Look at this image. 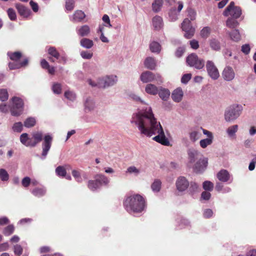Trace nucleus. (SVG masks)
Here are the masks:
<instances>
[{
	"label": "nucleus",
	"instance_id": "40",
	"mask_svg": "<svg viewBox=\"0 0 256 256\" xmlns=\"http://www.w3.org/2000/svg\"><path fill=\"white\" fill-rule=\"evenodd\" d=\"M183 31L185 32L184 36L187 38H190L194 36L195 30L193 27L186 28L183 26Z\"/></svg>",
	"mask_w": 256,
	"mask_h": 256
},
{
	"label": "nucleus",
	"instance_id": "33",
	"mask_svg": "<svg viewBox=\"0 0 256 256\" xmlns=\"http://www.w3.org/2000/svg\"><path fill=\"white\" fill-rule=\"evenodd\" d=\"M150 49L152 52L159 54L161 51V45L158 42L153 41L150 44Z\"/></svg>",
	"mask_w": 256,
	"mask_h": 256
},
{
	"label": "nucleus",
	"instance_id": "61",
	"mask_svg": "<svg viewBox=\"0 0 256 256\" xmlns=\"http://www.w3.org/2000/svg\"><path fill=\"white\" fill-rule=\"evenodd\" d=\"M80 56L84 59L90 60L92 58L93 54L88 51H82L80 52Z\"/></svg>",
	"mask_w": 256,
	"mask_h": 256
},
{
	"label": "nucleus",
	"instance_id": "63",
	"mask_svg": "<svg viewBox=\"0 0 256 256\" xmlns=\"http://www.w3.org/2000/svg\"><path fill=\"white\" fill-rule=\"evenodd\" d=\"M213 215V212L211 209H205L203 212L204 217L206 218H211Z\"/></svg>",
	"mask_w": 256,
	"mask_h": 256
},
{
	"label": "nucleus",
	"instance_id": "59",
	"mask_svg": "<svg viewBox=\"0 0 256 256\" xmlns=\"http://www.w3.org/2000/svg\"><path fill=\"white\" fill-rule=\"evenodd\" d=\"M188 16L190 20H194L196 19V12L192 8H189L187 10Z\"/></svg>",
	"mask_w": 256,
	"mask_h": 256
},
{
	"label": "nucleus",
	"instance_id": "47",
	"mask_svg": "<svg viewBox=\"0 0 256 256\" xmlns=\"http://www.w3.org/2000/svg\"><path fill=\"white\" fill-rule=\"evenodd\" d=\"M212 140L213 139L207 138L202 140L200 142V145L202 148H205L212 143Z\"/></svg>",
	"mask_w": 256,
	"mask_h": 256
},
{
	"label": "nucleus",
	"instance_id": "55",
	"mask_svg": "<svg viewBox=\"0 0 256 256\" xmlns=\"http://www.w3.org/2000/svg\"><path fill=\"white\" fill-rule=\"evenodd\" d=\"M202 186L206 190L212 191L214 188V184L210 181H205L203 182Z\"/></svg>",
	"mask_w": 256,
	"mask_h": 256
},
{
	"label": "nucleus",
	"instance_id": "62",
	"mask_svg": "<svg viewBox=\"0 0 256 256\" xmlns=\"http://www.w3.org/2000/svg\"><path fill=\"white\" fill-rule=\"evenodd\" d=\"M126 172L130 173V174H138L140 173V170H138L134 166H131L128 167L127 168Z\"/></svg>",
	"mask_w": 256,
	"mask_h": 256
},
{
	"label": "nucleus",
	"instance_id": "38",
	"mask_svg": "<svg viewBox=\"0 0 256 256\" xmlns=\"http://www.w3.org/2000/svg\"><path fill=\"white\" fill-rule=\"evenodd\" d=\"M32 136V138L34 139L32 142L35 143L34 146H36L38 143L42 140L43 134L42 132H33Z\"/></svg>",
	"mask_w": 256,
	"mask_h": 256
},
{
	"label": "nucleus",
	"instance_id": "5",
	"mask_svg": "<svg viewBox=\"0 0 256 256\" xmlns=\"http://www.w3.org/2000/svg\"><path fill=\"white\" fill-rule=\"evenodd\" d=\"M140 80L144 83L155 82L157 84H160L163 82L162 78L160 74H154L150 71L142 72L140 76Z\"/></svg>",
	"mask_w": 256,
	"mask_h": 256
},
{
	"label": "nucleus",
	"instance_id": "64",
	"mask_svg": "<svg viewBox=\"0 0 256 256\" xmlns=\"http://www.w3.org/2000/svg\"><path fill=\"white\" fill-rule=\"evenodd\" d=\"M102 20L104 21V22H105V24H104V26H108L109 28L112 26L110 22V18L107 14H104L102 16Z\"/></svg>",
	"mask_w": 256,
	"mask_h": 256
},
{
	"label": "nucleus",
	"instance_id": "54",
	"mask_svg": "<svg viewBox=\"0 0 256 256\" xmlns=\"http://www.w3.org/2000/svg\"><path fill=\"white\" fill-rule=\"evenodd\" d=\"M52 90L56 94H60L62 92V86L59 83H54L52 86Z\"/></svg>",
	"mask_w": 256,
	"mask_h": 256
},
{
	"label": "nucleus",
	"instance_id": "13",
	"mask_svg": "<svg viewBox=\"0 0 256 256\" xmlns=\"http://www.w3.org/2000/svg\"><path fill=\"white\" fill-rule=\"evenodd\" d=\"M208 158H204L195 162L193 166L194 170L196 173H202L206 169L208 166Z\"/></svg>",
	"mask_w": 256,
	"mask_h": 256
},
{
	"label": "nucleus",
	"instance_id": "15",
	"mask_svg": "<svg viewBox=\"0 0 256 256\" xmlns=\"http://www.w3.org/2000/svg\"><path fill=\"white\" fill-rule=\"evenodd\" d=\"M217 178L220 182H232V180L231 179V176L228 170H222L217 174Z\"/></svg>",
	"mask_w": 256,
	"mask_h": 256
},
{
	"label": "nucleus",
	"instance_id": "37",
	"mask_svg": "<svg viewBox=\"0 0 256 256\" xmlns=\"http://www.w3.org/2000/svg\"><path fill=\"white\" fill-rule=\"evenodd\" d=\"M80 46L86 48L90 49L94 46V42L92 40L87 38H84L80 40Z\"/></svg>",
	"mask_w": 256,
	"mask_h": 256
},
{
	"label": "nucleus",
	"instance_id": "49",
	"mask_svg": "<svg viewBox=\"0 0 256 256\" xmlns=\"http://www.w3.org/2000/svg\"><path fill=\"white\" fill-rule=\"evenodd\" d=\"M56 173L59 176L64 177L66 176V172L64 167L58 166L56 169Z\"/></svg>",
	"mask_w": 256,
	"mask_h": 256
},
{
	"label": "nucleus",
	"instance_id": "45",
	"mask_svg": "<svg viewBox=\"0 0 256 256\" xmlns=\"http://www.w3.org/2000/svg\"><path fill=\"white\" fill-rule=\"evenodd\" d=\"M14 230V227L12 224H10L6 226L3 230V234L6 236L11 235Z\"/></svg>",
	"mask_w": 256,
	"mask_h": 256
},
{
	"label": "nucleus",
	"instance_id": "60",
	"mask_svg": "<svg viewBox=\"0 0 256 256\" xmlns=\"http://www.w3.org/2000/svg\"><path fill=\"white\" fill-rule=\"evenodd\" d=\"M72 174L77 182H82V178L80 176V174L78 171H77L76 170H73L72 171Z\"/></svg>",
	"mask_w": 256,
	"mask_h": 256
},
{
	"label": "nucleus",
	"instance_id": "6",
	"mask_svg": "<svg viewBox=\"0 0 256 256\" xmlns=\"http://www.w3.org/2000/svg\"><path fill=\"white\" fill-rule=\"evenodd\" d=\"M242 14L241 8L240 6H235L234 2H231L223 12V15L224 16H230V17L235 18H239Z\"/></svg>",
	"mask_w": 256,
	"mask_h": 256
},
{
	"label": "nucleus",
	"instance_id": "43",
	"mask_svg": "<svg viewBox=\"0 0 256 256\" xmlns=\"http://www.w3.org/2000/svg\"><path fill=\"white\" fill-rule=\"evenodd\" d=\"M36 123V120L34 118H28L24 122V126L29 128L34 126Z\"/></svg>",
	"mask_w": 256,
	"mask_h": 256
},
{
	"label": "nucleus",
	"instance_id": "14",
	"mask_svg": "<svg viewBox=\"0 0 256 256\" xmlns=\"http://www.w3.org/2000/svg\"><path fill=\"white\" fill-rule=\"evenodd\" d=\"M52 137L48 134L45 136L44 138V141L42 143V159H44L46 157L48 152L49 151L52 144Z\"/></svg>",
	"mask_w": 256,
	"mask_h": 256
},
{
	"label": "nucleus",
	"instance_id": "21",
	"mask_svg": "<svg viewBox=\"0 0 256 256\" xmlns=\"http://www.w3.org/2000/svg\"><path fill=\"white\" fill-rule=\"evenodd\" d=\"M48 52L52 57L56 60H58L59 58H61V60L63 61L66 62V59L64 56L60 57V53L58 52L55 47L50 46L48 49Z\"/></svg>",
	"mask_w": 256,
	"mask_h": 256
},
{
	"label": "nucleus",
	"instance_id": "23",
	"mask_svg": "<svg viewBox=\"0 0 256 256\" xmlns=\"http://www.w3.org/2000/svg\"><path fill=\"white\" fill-rule=\"evenodd\" d=\"M86 17V14L84 12L77 10L72 16L71 20L74 22H80Z\"/></svg>",
	"mask_w": 256,
	"mask_h": 256
},
{
	"label": "nucleus",
	"instance_id": "34",
	"mask_svg": "<svg viewBox=\"0 0 256 256\" xmlns=\"http://www.w3.org/2000/svg\"><path fill=\"white\" fill-rule=\"evenodd\" d=\"M90 32V27L88 25H84L77 30V34L80 36H87Z\"/></svg>",
	"mask_w": 256,
	"mask_h": 256
},
{
	"label": "nucleus",
	"instance_id": "52",
	"mask_svg": "<svg viewBox=\"0 0 256 256\" xmlns=\"http://www.w3.org/2000/svg\"><path fill=\"white\" fill-rule=\"evenodd\" d=\"M12 128L14 132H20L22 130L23 125L21 122H17L14 124Z\"/></svg>",
	"mask_w": 256,
	"mask_h": 256
},
{
	"label": "nucleus",
	"instance_id": "16",
	"mask_svg": "<svg viewBox=\"0 0 256 256\" xmlns=\"http://www.w3.org/2000/svg\"><path fill=\"white\" fill-rule=\"evenodd\" d=\"M84 110L86 112H92L94 110L96 107V102L94 99L88 97L86 98L84 103Z\"/></svg>",
	"mask_w": 256,
	"mask_h": 256
},
{
	"label": "nucleus",
	"instance_id": "11",
	"mask_svg": "<svg viewBox=\"0 0 256 256\" xmlns=\"http://www.w3.org/2000/svg\"><path fill=\"white\" fill-rule=\"evenodd\" d=\"M222 76L224 80L231 82L234 79L236 72L232 67L230 66H226L222 70Z\"/></svg>",
	"mask_w": 256,
	"mask_h": 256
},
{
	"label": "nucleus",
	"instance_id": "50",
	"mask_svg": "<svg viewBox=\"0 0 256 256\" xmlns=\"http://www.w3.org/2000/svg\"><path fill=\"white\" fill-rule=\"evenodd\" d=\"M0 178L3 181H7L9 178V175L6 170L4 168L0 169Z\"/></svg>",
	"mask_w": 256,
	"mask_h": 256
},
{
	"label": "nucleus",
	"instance_id": "57",
	"mask_svg": "<svg viewBox=\"0 0 256 256\" xmlns=\"http://www.w3.org/2000/svg\"><path fill=\"white\" fill-rule=\"evenodd\" d=\"M75 1L74 0H66V10L72 11L74 7Z\"/></svg>",
	"mask_w": 256,
	"mask_h": 256
},
{
	"label": "nucleus",
	"instance_id": "7",
	"mask_svg": "<svg viewBox=\"0 0 256 256\" xmlns=\"http://www.w3.org/2000/svg\"><path fill=\"white\" fill-rule=\"evenodd\" d=\"M188 64L198 70L202 68L204 66V61L203 59L199 58L195 54H192L186 58Z\"/></svg>",
	"mask_w": 256,
	"mask_h": 256
},
{
	"label": "nucleus",
	"instance_id": "31",
	"mask_svg": "<svg viewBox=\"0 0 256 256\" xmlns=\"http://www.w3.org/2000/svg\"><path fill=\"white\" fill-rule=\"evenodd\" d=\"M238 18L228 17L226 22V26L230 28H234L239 25Z\"/></svg>",
	"mask_w": 256,
	"mask_h": 256
},
{
	"label": "nucleus",
	"instance_id": "53",
	"mask_svg": "<svg viewBox=\"0 0 256 256\" xmlns=\"http://www.w3.org/2000/svg\"><path fill=\"white\" fill-rule=\"evenodd\" d=\"M8 94L6 89L0 90V100L2 102H5L8 99Z\"/></svg>",
	"mask_w": 256,
	"mask_h": 256
},
{
	"label": "nucleus",
	"instance_id": "32",
	"mask_svg": "<svg viewBox=\"0 0 256 256\" xmlns=\"http://www.w3.org/2000/svg\"><path fill=\"white\" fill-rule=\"evenodd\" d=\"M209 44L210 48L215 51H219L221 48V44L220 41L215 38H213L209 40Z\"/></svg>",
	"mask_w": 256,
	"mask_h": 256
},
{
	"label": "nucleus",
	"instance_id": "10",
	"mask_svg": "<svg viewBox=\"0 0 256 256\" xmlns=\"http://www.w3.org/2000/svg\"><path fill=\"white\" fill-rule=\"evenodd\" d=\"M206 69L208 75L214 80H218L220 76V73L216 66L212 60H208L206 62Z\"/></svg>",
	"mask_w": 256,
	"mask_h": 256
},
{
	"label": "nucleus",
	"instance_id": "41",
	"mask_svg": "<svg viewBox=\"0 0 256 256\" xmlns=\"http://www.w3.org/2000/svg\"><path fill=\"white\" fill-rule=\"evenodd\" d=\"M162 0H155L152 4V8L154 12H158L162 6Z\"/></svg>",
	"mask_w": 256,
	"mask_h": 256
},
{
	"label": "nucleus",
	"instance_id": "25",
	"mask_svg": "<svg viewBox=\"0 0 256 256\" xmlns=\"http://www.w3.org/2000/svg\"><path fill=\"white\" fill-rule=\"evenodd\" d=\"M226 34L229 35L230 38L234 42H238L241 40V36L238 29L235 28L231 32L228 31Z\"/></svg>",
	"mask_w": 256,
	"mask_h": 256
},
{
	"label": "nucleus",
	"instance_id": "19",
	"mask_svg": "<svg viewBox=\"0 0 256 256\" xmlns=\"http://www.w3.org/2000/svg\"><path fill=\"white\" fill-rule=\"evenodd\" d=\"M183 94L182 89L180 88H178L172 92V98L174 102H179L182 100Z\"/></svg>",
	"mask_w": 256,
	"mask_h": 256
},
{
	"label": "nucleus",
	"instance_id": "12",
	"mask_svg": "<svg viewBox=\"0 0 256 256\" xmlns=\"http://www.w3.org/2000/svg\"><path fill=\"white\" fill-rule=\"evenodd\" d=\"M190 182L188 180L183 176H179L176 182V190L179 192H183L186 190L189 187Z\"/></svg>",
	"mask_w": 256,
	"mask_h": 256
},
{
	"label": "nucleus",
	"instance_id": "35",
	"mask_svg": "<svg viewBox=\"0 0 256 256\" xmlns=\"http://www.w3.org/2000/svg\"><path fill=\"white\" fill-rule=\"evenodd\" d=\"M162 182L160 180L156 179L151 184L152 191L154 193L158 192L161 189Z\"/></svg>",
	"mask_w": 256,
	"mask_h": 256
},
{
	"label": "nucleus",
	"instance_id": "28",
	"mask_svg": "<svg viewBox=\"0 0 256 256\" xmlns=\"http://www.w3.org/2000/svg\"><path fill=\"white\" fill-rule=\"evenodd\" d=\"M94 178L99 183L100 187L102 185L107 186L110 182L109 179L103 174H98L94 176Z\"/></svg>",
	"mask_w": 256,
	"mask_h": 256
},
{
	"label": "nucleus",
	"instance_id": "24",
	"mask_svg": "<svg viewBox=\"0 0 256 256\" xmlns=\"http://www.w3.org/2000/svg\"><path fill=\"white\" fill-rule=\"evenodd\" d=\"M202 134L198 129H194L189 132V138L190 141L194 142L200 138Z\"/></svg>",
	"mask_w": 256,
	"mask_h": 256
},
{
	"label": "nucleus",
	"instance_id": "46",
	"mask_svg": "<svg viewBox=\"0 0 256 256\" xmlns=\"http://www.w3.org/2000/svg\"><path fill=\"white\" fill-rule=\"evenodd\" d=\"M188 191L190 194H194L198 192L199 189V186L194 182H190Z\"/></svg>",
	"mask_w": 256,
	"mask_h": 256
},
{
	"label": "nucleus",
	"instance_id": "44",
	"mask_svg": "<svg viewBox=\"0 0 256 256\" xmlns=\"http://www.w3.org/2000/svg\"><path fill=\"white\" fill-rule=\"evenodd\" d=\"M64 96L68 100L74 102L76 100V94L70 90H66L64 92Z\"/></svg>",
	"mask_w": 256,
	"mask_h": 256
},
{
	"label": "nucleus",
	"instance_id": "3",
	"mask_svg": "<svg viewBox=\"0 0 256 256\" xmlns=\"http://www.w3.org/2000/svg\"><path fill=\"white\" fill-rule=\"evenodd\" d=\"M242 108L239 104H232L224 112V120L227 122H232L237 119L241 114Z\"/></svg>",
	"mask_w": 256,
	"mask_h": 256
},
{
	"label": "nucleus",
	"instance_id": "48",
	"mask_svg": "<svg viewBox=\"0 0 256 256\" xmlns=\"http://www.w3.org/2000/svg\"><path fill=\"white\" fill-rule=\"evenodd\" d=\"M211 28L208 26L204 27L200 31V36L204 38H206L210 34Z\"/></svg>",
	"mask_w": 256,
	"mask_h": 256
},
{
	"label": "nucleus",
	"instance_id": "27",
	"mask_svg": "<svg viewBox=\"0 0 256 256\" xmlns=\"http://www.w3.org/2000/svg\"><path fill=\"white\" fill-rule=\"evenodd\" d=\"M158 94L162 100L166 101L170 98V92L168 89L160 87Z\"/></svg>",
	"mask_w": 256,
	"mask_h": 256
},
{
	"label": "nucleus",
	"instance_id": "4",
	"mask_svg": "<svg viewBox=\"0 0 256 256\" xmlns=\"http://www.w3.org/2000/svg\"><path fill=\"white\" fill-rule=\"evenodd\" d=\"M12 105L10 112L12 116H18L22 114L24 110V102L22 99L14 96L12 99Z\"/></svg>",
	"mask_w": 256,
	"mask_h": 256
},
{
	"label": "nucleus",
	"instance_id": "2",
	"mask_svg": "<svg viewBox=\"0 0 256 256\" xmlns=\"http://www.w3.org/2000/svg\"><path fill=\"white\" fill-rule=\"evenodd\" d=\"M126 210L130 213L141 212L146 208L144 198L140 194H134L126 198L124 202Z\"/></svg>",
	"mask_w": 256,
	"mask_h": 256
},
{
	"label": "nucleus",
	"instance_id": "42",
	"mask_svg": "<svg viewBox=\"0 0 256 256\" xmlns=\"http://www.w3.org/2000/svg\"><path fill=\"white\" fill-rule=\"evenodd\" d=\"M238 126L236 124L233 125L228 128L226 133L229 136L232 137L235 136V134L238 131Z\"/></svg>",
	"mask_w": 256,
	"mask_h": 256
},
{
	"label": "nucleus",
	"instance_id": "29",
	"mask_svg": "<svg viewBox=\"0 0 256 256\" xmlns=\"http://www.w3.org/2000/svg\"><path fill=\"white\" fill-rule=\"evenodd\" d=\"M145 90L148 94L156 95L158 93V88L154 84H149L146 86Z\"/></svg>",
	"mask_w": 256,
	"mask_h": 256
},
{
	"label": "nucleus",
	"instance_id": "36",
	"mask_svg": "<svg viewBox=\"0 0 256 256\" xmlns=\"http://www.w3.org/2000/svg\"><path fill=\"white\" fill-rule=\"evenodd\" d=\"M88 187L92 191H96L100 188L99 183L96 179L94 180H90L88 182Z\"/></svg>",
	"mask_w": 256,
	"mask_h": 256
},
{
	"label": "nucleus",
	"instance_id": "39",
	"mask_svg": "<svg viewBox=\"0 0 256 256\" xmlns=\"http://www.w3.org/2000/svg\"><path fill=\"white\" fill-rule=\"evenodd\" d=\"M8 56L12 60L18 62H20L22 56V53L19 52H8Z\"/></svg>",
	"mask_w": 256,
	"mask_h": 256
},
{
	"label": "nucleus",
	"instance_id": "8",
	"mask_svg": "<svg viewBox=\"0 0 256 256\" xmlns=\"http://www.w3.org/2000/svg\"><path fill=\"white\" fill-rule=\"evenodd\" d=\"M118 81L116 76H106L100 78V82L98 85L100 88H107L114 85Z\"/></svg>",
	"mask_w": 256,
	"mask_h": 256
},
{
	"label": "nucleus",
	"instance_id": "22",
	"mask_svg": "<svg viewBox=\"0 0 256 256\" xmlns=\"http://www.w3.org/2000/svg\"><path fill=\"white\" fill-rule=\"evenodd\" d=\"M144 64L146 68L150 70H154L155 69L156 64V60L154 58L148 57L146 58Z\"/></svg>",
	"mask_w": 256,
	"mask_h": 256
},
{
	"label": "nucleus",
	"instance_id": "26",
	"mask_svg": "<svg viewBox=\"0 0 256 256\" xmlns=\"http://www.w3.org/2000/svg\"><path fill=\"white\" fill-rule=\"evenodd\" d=\"M152 26L154 29L160 30L163 26L162 18L158 16H154L152 20Z\"/></svg>",
	"mask_w": 256,
	"mask_h": 256
},
{
	"label": "nucleus",
	"instance_id": "18",
	"mask_svg": "<svg viewBox=\"0 0 256 256\" xmlns=\"http://www.w3.org/2000/svg\"><path fill=\"white\" fill-rule=\"evenodd\" d=\"M15 6L18 12L21 16L27 18L30 16V10L28 8L20 4H16Z\"/></svg>",
	"mask_w": 256,
	"mask_h": 256
},
{
	"label": "nucleus",
	"instance_id": "9",
	"mask_svg": "<svg viewBox=\"0 0 256 256\" xmlns=\"http://www.w3.org/2000/svg\"><path fill=\"white\" fill-rule=\"evenodd\" d=\"M188 164L190 165L194 164L200 159L204 158L199 150L194 148H190L188 150Z\"/></svg>",
	"mask_w": 256,
	"mask_h": 256
},
{
	"label": "nucleus",
	"instance_id": "56",
	"mask_svg": "<svg viewBox=\"0 0 256 256\" xmlns=\"http://www.w3.org/2000/svg\"><path fill=\"white\" fill-rule=\"evenodd\" d=\"M169 18L171 21H175L178 18V14L175 8L170 10L168 13Z\"/></svg>",
	"mask_w": 256,
	"mask_h": 256
},
{
	"label": "nucleus",
	"instance_id": "58",
	"mask_svg": "<svg viewBox=\"0 0 256 256\" xmlns=\"http://www.w3.org/2000/svg\"><path fill=\"white\" fill-rule=\"evenodd\" d=\"M14 252L16 255L20 256L22 254L23 248L20 245L16 244L14 246Z\"/></svg>",
	"mask_w": 256,
	"mask_h": 256
},
{
	"label": "nucleus",
	"instance_id": "30",
	"mask_svg": "<svg viewBox=\"0 0 256 256\" xmlns=\"http://www.w3.org/2000/svg\"><path fill=\"white\" fill-rule=\"evenodd\" d=\"M46 190L44 187L36 188L31 191L34 196L38 198L44 196L46 194Z\"/></svg>",
	"mask_w": 256,
	"mask_h": 256
},
{
	"label": "nucleus",
	"instance_id": "17",
	"mask_svg": "<svg viewBox=\"0 0 256 256\" xmlns=\"http://www.w3.org/2000/svg\"><path fill=\"white\" fill-rule=\"evenodd\" d=\"M21 143L26 146L34 147L35 143H32V138L28 136L27 133L22 134L20 138Z\"/></svg>",
	"mask_w": 256,
	"mask_h": 256
},
{
	"label": "nucleus",
	"instance_id": "20",
	"mask_svg": "<svg viewBox=\"0 0 256 256\" xmlns=\"http://www.w3.org/2000/svg\"><path fill=\"white\" fill-rule=\"evenodd\" d=\"M28 60L24 59L23 62L13 61L8 63V68L10 70L18 69L27 65Z\"/></svg>",
	"mask_w": 256,
	"mask_h": 256
},
{
	"label": "nucleus",
	"instance_id": "51",
	"mask_svg": "<svg viewBox=\"0 0 256 256\" xmlns=\"http://www.w3.org/2000/svg\"><path fill=\"white\" fill-rule=\"evenodd\" d=\"M7 14L9 18L11 20H15L16 19V14L14 10L12 8H9L7 10Z\"/></svg>",
	"mask_w": 256,
	"mask_h": 256
},
{
	"label": "nucleus",
	"instance_id": "1",
	"mask_svg": "<svg viewBox=\"0 0 256 256\" xmlns=\"http://www.w3.org/2000/svg\"><path fill=\"white\" fill-rule=\"evenodd\" d=\"M130 99L140 104L138 112L133 114L130 122L135 125L140 134L142 136L152 138V140L165 146L170 145L168 139L166 137L162 126L154 116L151 106L138 96L134 92H130Z\"/></svg>",
	"mask_w": 256,
	"mask_h": 256
}]
</instances>
